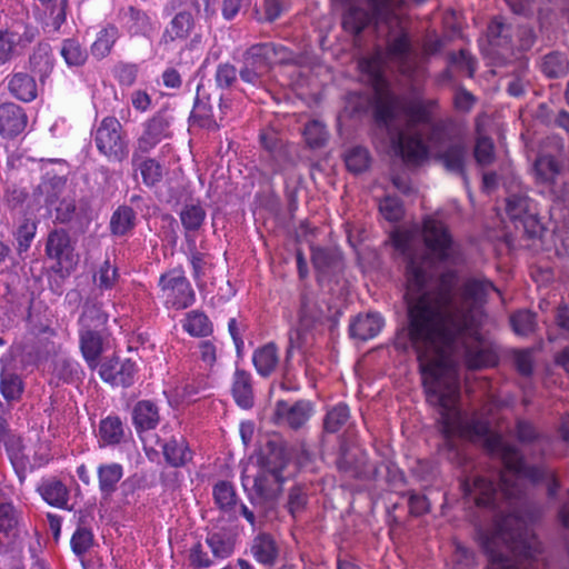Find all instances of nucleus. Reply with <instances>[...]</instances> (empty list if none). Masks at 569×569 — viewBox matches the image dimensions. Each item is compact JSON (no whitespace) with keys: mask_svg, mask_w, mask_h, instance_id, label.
<instances>
[{"mask_svg":"<svg viewBox=\"0 0 569 569\" xmlns=\"http://www.w3.org/2000/svg\"><path fill=\"white\" fill-rule=\"evenodd\" d=\"M423 240L429 254L409 257L406 274L408 286V333L413 347L436 346L448 339L449 313L458 298L455 288L458 282L456 270H446L439 276L438 292L423 291L431 278L433 263L459 264L462 253L453 241L447 226L437 219L428 218L423 222Z\"/></svg>","mask_w":569,"mask_h":569,"instance_id":"nucleus-1","label":"nucleus"},{"mask_svg":"<svg viewBox=\"0 0 569 569\" xmlns=\"http://www.w3.org/2000/svg\"><path fill=\"white\" fill-rule=\"evenodd\" d=\"M435 345L413 348L418 355L427 402L439 408L441 431L449 435L460 420V383L453 352L461 347L465 363L472 370L496 366L498 353L496 346L480 336L477 323L470 331L459 332L450 341Z\"/></svg>","mask_w":569,"mask_h":569,"instance_id":"nucleus-2","label":"nucleus"},{"mask_svg":"<svg viewBox=\"0 0 569 569\" xmlns=\"http://www.w3.org/2000/svg\"><path fill=\"white\" fill-rule=\"evenodd\" d=\"M487 447L501 459L506 470L501 471L499 476L500 491L493 481L480 476L473 479L472 487L468 481L462 483L466 495L471 496L477 506L496 509L500 496L507 499L517 497L520 493V489L516 485L518 478L528 479L535 485L546 483L548 496H556L560 485L556 472L547 465L526 463L521 451L497 435L487 439Z\"/></svg>","mask_w":569,"mask_h":569,"instance_id":"nucleus-3","label":"nucleus"},{"mask_svg":"<svg viewBox=\"0 0 569 569\" xmlns=\"http://www.w3.org/2000/svg\"><path fill=\"white\" fill-rule=\"evenodd\" d=\"M481 547L489 556L487 569H540L545 567L539 556L541 543L528 532L525 521L515 512L500 515L495 530L482 533ZM569 569V545L567 546Z\"/></svg>","mask_w":569,"mask_h":569,"instance_id":"nucleus-4","label":"nucleus"},{"mask_svg":"<svg viewBox=\"0 0 569 569\" xmlns=\"http://www.w3.org/2000/svg\"><path fill=\"white\" fill-rule=\"evenodd\" d=\"M437 108V99L406 100L397 94L386 92L378 94L375 99L372 117L379 129L395 132L396 128H401L399 123L401 114L407 117L408 127L415 128L419 124L431 123L433 111Z\"/></svg>","mask_w":569,"mask_h":569,"instance_id":"nucleus-5","label":"nucleus"},{"mask_svg":"<svg viewBox=\"0 0 569 569\" xmlns=\"http://www.w3.org/2000/svg\"><path fill=\"white\" fill-rule=\"evenodd\" d=\"M499 290L495 284L483 277H468L463 280L458 289V298L455 311L449 313L448 320V342L459 332L470 331L472 326L477 323V313L479 309L487 302L489 292Z\"/></svg>","mask_w":569,"mask_h":569,"instance_id":"nucleus-6","label":"nucleus"},{"mask_svg":"<svg viewBox=\"0 0 569 569\" xmlns=\"http://www.w3.org/2000/svg\"><path fill=\"white\" fill-rule=\"evenodd\" d=\"M94 144L109 162L122 163L129 157L128 134L116 117H106L97 126Z\"/></svg>","mask_w":569,"mask_h":569,"instance_id":"nucleus-7","label":"nucleus"},{"mask_svg":"<svg viewBox=\"0 0 569 569\" xmlns=\"http://www.w3.org/2000/svg\"><path fill=\"white\" fill-rule=\"evenodd\" d=\"M249 479V476H242V485L249 491V499L267 516L270 510L274 509L286 478L281 472L258 467L250 489L247 488Z\"/></svg>","mask_w":569,"mask_h":569,"instance_id":"nucleus-8","label":"nucleus"},{"mask_svg":"<svg viewBox=\"0 0 569 569\" xmlns=\"http://www.w3.org/2000/svg\"><path fill=\"white\" fill-rule=\"evenodd\" d=\"M390 24L395 22L396 28L390 29L387 40L386 50L389 59L397 63L400 72L405 76H411L416 69L413 58V47L408 30L402 26L399 17L389 18Z\"/></svg>","mask_w":569,"mask_h":569,"instance_id":"nucleus-9","label":"nucleus"},{"mask_svg":"<svg viewBox=\"0 0 569 569\" xmlns=\"http://www.w3.org/2000/svg\"><path fill=\"white\" fill-rule=\"evenodd\" d=\"M506 213L516 228L522 227L529 238H535L540 233L541 226L536 206L527 192L522 190L511 192L506 198Z\"/></svg>","mask_w":569,"mask_h":569,"instance_id":"nucleus-10","label":"nucleus"},{"mask_svg":"<svg viewBox=\"0 0 569 569\" xmlns=\"http://www.w3.org/2000/svg\"><path fill=\"white\" fill-rule=\"evenodd\" d=\"M488 53L495 66H506L515 58L512 27L502 17H495L487 28Z\"/></svg>","mask_w":569,"mask_h":569,"instance_id":"nucleus-11","label":"nucleus"},{"mask_svg":"<svg viewBox=\"0 0 569 569\" xmlns=\"http://www.w3.org/2000/svg\"><path fill=\"white\" fill-rule=\"evenodd\" d=\"M562 169V162L550 153L539 154L533 162L537 180L549 186L555 200L566 203L569 202V184L558 181Z\"/></svg>","mask_w":569,"mask_h":569,"instance_id":"nucleus-12","label":"nucleus"},{"mask_svg":"<svg viewBox=\"0 0 569 569\" xmlns=\"http://www.w3.org/2000/svg\"><path fill=\"white\" fill-rule=\"evenodd\" d=\"M159 286L166 297L167 303L176 310L186 309L194 301V291L183 271L180 269H173L161 274Z\"/></svg>","mask_w":569,"mask_h":569,"instance_id":"nucleus-13","label":"nucleus"},{"mask_svg":"<svg viewBox=\"0 0 569 569\" xmlns=\"http://www.w3.org/2000/svg\"><path fill=\"white\" fill-rule=\"evenodd\" d=\"M242 64L266 76L274 62H286L289 59L286 47L272 42L257 43L249 47L242 56Z\"/></svg>","mask_w":569,"mask_h":569,"instance_id":"nucleus-14","label":"nucleus"},{"mask_svg":"<svg viewBox=\"0 0 569 569\" xmlns=\"http://www.w3.org/2000/svg\"><path fill=\"white\" fill-rule=\"evenodd\" d=\"M435 158L446 171L461 177L465 184L469 183L467 173L468 146L461 133H457L449 144L438 150Z\"/></svg>","mask_w":569,"mask_h":569,"instance_id":"nucleus-15","label":"nucleus"},{"mask_svg":"<svg viewBox=\"0 0 569 569\" xmlns=\"http://www.w3.org/2000/svg\"><path fill=\"white\" fill-rule=\"evenodd\" d=\"M311 262L321 284L337 282V276L343 270V260L337 249L311 247Z\"/></svg>","mask_w":569,"mask_h":569,"instance_id":"nucleus-16","label":"nucleus"},{"mask_svg":"<svg viewBox=\"0 0 569 569\" xmlns=\"http://www.w3.org/2000/svg\"><path fill=\"white\" fill-rule=\"evenodd\" d=\"M313 406L309 400H298L290 405L284 400H278L273 410V421L279 426H287L298 430L310 419Z\"/></svg>","mask_w":569,"mask_h":569,"instance_id":"nucleus-17","label":"nucleus"},{"mask_svg":"<svg viewBox=\"0 0 569 569\" xmlns=\"http://www.w3.org/2000/svg\"><path fill=\"white\" fill-rule=\"evenodd\" d=\"M170 119L164 111L157 112L146 123L141 136L137 140L134 150L150 152L163 140L171 138Z\"/></svg>","mask_w":569,"mask_h":569,"instance_id":"nucleus-18","label":"nucleus"},{"mask_svg":"<svg viewBox=\"0 0 569 569\" xmlns=\"http://www.w3.org/2000/svg\"><path fill=\"white\" fill-rule=\"evenodd\" d=\"M36 38V31L28 26H17L0 30V63L10 61L21 49L29 46Z\"/></svg>","mask_w":569,"mask_h":569,"instance_id":"nucleus-19","label":"nucleus"},{"mask_svg":"<svg viewBox=\"0 0 569 569\" xmlns=\"http://www.w3.org/2000/svg\"><path fill=\"white\" fill-rule=\"evenodd\" d=\"M393 147L398 150L405 162L409 164H419L428 157V148L422 141L420 134H406L401 128H396L395 132H386Z\"/></svg>","mask_w":569,"mask_h":569,"instance_id":"nucleus-20","label":"nucleus"},{"mask_svg":"<svg viewBox=\"0 0 569 569\" xmlns=\"http://www.w3.org/2000/svg\"><path fill=\"white\" fill-rule=\"evenodd\" d=\"M336 465L346 478L366 479L369 476L368 456L358 447L342 445Z\"/></svg>","mask_w":569,"mask_h":569,"instance_id":"nucleus-21","label":"nucleus"},{"mask_svg":"<svg viewBox=\"0 0 569 569\" xmlns=\"http://www.w3.org/2000/svg\"><path fill=\"white\" fill-rule=\"evenodd\" d=\"M136 371V363L130 359L113 357L101 365L99 373L111 386L126 388L133 383Z\"/></svg>","mask_w":569,"mask_h":569,"instance_id":"nucleus-22","label":"nucleus"},{"mask_svg":"<svg viewBox=\"0 0 569 569\" xmlns=\"http://www.w3.org/2000/svg\"><path fill=\"white\" fill-rule=\"evenodd\" d=\"M46 253L54 259L60 269L69 270L73 266V247L69 233L63 229H56L48 234Z\"/></svg>","mask_w":569,"mask_h":569,"instance_id":"nucleus-23","label":"nucleus"},{"mask_svg":"<svg viewBox=\"0 0 569 569\" xmlns=\"http://www.w3.org/2000/svg\"><path fill=\"white\" fill-rule=\"evenodd\" d=\"M28 117L24 110L13 103L0 104V134L4 138L19 136L27 127Z\"/></svg>","mask_w":569,"mask_h":569,"instance_id":"nucleus-24","label":"nucleus"},{"mask_svg":"<svg viewBox=\"0 0 569 569\" xmlns=\"http://www.w3.org/2000/svg\"><path fill=\"white\" fill-rule=\"evenodd\" d=\"M288 462L284 442L279 438L268 439L258 457V467L283 473Z\"/></svg>","mask_w":569,"mask_h":569,"instance_id":"nucleus-25","label":"nucleus"},{"mask_svg":"<svg viewBox=\"0 0 569 569\" xmlns=\"http://www.w3.org/2000/svg\"><path fill=\"white\" fill-rule=\"evenodd\" d=\"M192 118L199 126L208 130H217L219 124L217 122V110L214 98L206 94L202 86L197 88V98L192 110Z\"/></svg>","mask_w":569,"mask_h":569,"instance_id":"nucleus-26","label":"nucleus"},{"mask_svg":"<svg viewBox=\"0 0 569 569\" xmlns=\"http://www.w3.org/2000/svg\"><path fill=\"white\" fill-rule=\"evenodd\" d=\"M148 152H138L133 150L131 156V166L133 177L140 172L142 182L148 187L159 183L163 177V169L160 162L153 158L144 157Z\"/></svg>","mask_w":569,"mask_h":569,"instance_id":"nucleus-27","label":"nucleus"},{"mask_svg":"<svg viewBox=\"0 0 569 569\" xmlns=\"http://www.w3.org/2000/svg\"><path fill=\"white\" fill-rule=\"evenodd\" d=\"M232 397L242 409H251L254 405V392L251 375L243 369H237L233 375Z\"/></svg>","mask_w":569,"mask_h":569,"instance_id":"nucleus-28","label":"nucleus"},{"mask_svg":"<svg viewBox=\"0 0 569 569\" xmlns=\"http://www.w3.org/2000/svg\"><path fill=\"white\" fill-rule=\"evenodd\" d=\"M383 321L377 313L357 316L349 326L351 338L366 341L375 338L381 330Z\"/></svg>","mask_w":569,"mask_h":569,"instance_id":"nucleus-29","label":"nucleus"},{"mask_svg":"<svg viewBox=\"0 0 569 569\" xmlns=\"http://www.w3.org/2000/svg\"><path fill=\"white\" fill-rule=\"evenodd\" d=\"M193 17L190 12L182 11L177 13L163 31L160 44L168 46L177 40H186L193 29Z\"/></svg>","mask_w":569,"mask_h":569,"instance_id":"nucleus-30","label":"nucleus"},{"mask_svg":"<svg viewBox=\"0 0 569 569\" xmlns=\"http://www.w3.org/2000/svg\"><path fill=\"white\" fill-rule=\"evenodd\" d=\"M279 545L276 539L266 532L259 533L252 541L251 552L260 563L272 567L279 557Z\"/></svg>","mask_w":569,"mask_h":569,"instance_id":"nucleus-31","label":"nucleus"},{"mask_svg":"<svg viewBox=\"0 0 569 569\" xmlns=\"http://www.w3.org/2000/svg\"><path fill=\"white\" fill-rule=\"evenodd\" d=\"M30 69L41 82L51 74L54 66L52 49L48 43H39L29 58Z\"/></svg>","mask_w":569,"mask_h":569,"instance_id":"nucleus-32","label":"nucleus"},{"mask_svg":"<svg viewBox=\"0 0 569 569\" xmlns=\"http://www.w3.org/2000/svg\"><path fill=\"white\" fill-rule=\"evenodd\" d=\"M8 89L14 98L24 102L34 100L38 94L34 78L26 72L13 73L8 80Z\"/></svg>","mask_w":569,"mask_h":569,"instance_id":"nucleus-33","label":"nucleus"},{"mask_svg":"<svg viewBox=\"0 0 569 569\" xmlns=\"http://www.w3.org/2000/svg\"><path fill=\"white\" fill-rule=\"evenodd\" d=\"M80 349L89 367L94 369L103 351V341L98 330H80Z\"/></svg>","mask_w":569,"mask_h":569,"instance_id":"nucleus-34","label":"nucleus"},{"mask_svg":"<svg viewBox=\"0 0 569 569\" xmlns=\"http://www.w3.org/2000/svg\"><path fill=\"white\" fill-rule=\"evenodd\" d=\"M132 419L139 432L154 429L160 420L158 407L150 400H141L133 408Z\"/></svg>","mask_w":569,"mask_h":569,"instance_id":"nucleus-35","label":"nucleus"},{"mask_svg":"<svg viewBox=\"0 0 569 569\" xmlns=\"http://www.w3.org/2000/svg\"><path fill=\"white\" fill-rule=\"evenodd\" d=\"M206 543L219 566L222 560L233 553L236 539L227 531H217L207 536Z\"/></svg>","mask_w":569,"mask_h":569,"instance_id":"nucleus-36","label":"nucleus"},{"mask_svg":"<svg viewBox=\"0 0 569 569\" xmlns=\"http://www.w3.org/2000/svg\"><path fill=\"white\" fill-rule=\"evenodd\" d=\"M252 361L257 372L262 377H269L279 365L278 347L269 342L253 352Z\"/></svg>","mask_w":569,"mask_h":569,"instance_id":"nucleus-37","label":"nucleus"},{"mask_svg":"<svg viewBox=\"0 0 569 569\" xmlns=\"http://www.w3.org/2000/svg\"><path fill=\"white\" fill-rule=\"evenodd\" d=\"M539 68L549 79L562 78L569 72V58L565 52L551 51L541 58Z\"/></svg>","mask_w":569,"mask_h":569,"instance_id":"nucleus-38","label":"nucleus"},{"mask_svg":"<svg viewBox=\"0 0 569 569\" xmlns=\"http://www.w3.org/2000/svg\"><path fill=\"white\" fill-rule=\"evenodd\" d=\"M162 451L167 463L174 468L184 466L192 458L188 443L183 438H171L162 446Z\"/></svg>","mask_w":569,"mask_h":569,"instance_id":"nucleus-39","label":"nucleus"},{"mask_svg":"<svg viewBox=\"0 0 569 569\" xmlns=\"http://www.w3.org/2000/svg\"><path fill=\"white\" fill-rule=\"evenodd\" d=\"M123 469L119 463L101 465L98 468L99 489L104 498L111 497L122 478Z\"/></svg>","mask_w":569,"mask_h":569,"instance_id":"nucleus-40","label":"nucleus"},{"mask_svg":"<svg viewBox=\"0 0 569 569\" xmlns=\"http://www.w3.org/2000/svg\"><path fill=\"white\" fill-rule=\"evenodd\" d=\"M68 0L43 4L42 23L48 32H57L67 19Z\"/></svg>","mask_w":569,"mask_h":569,"instance_id":"nucleus-41","label":"nucleus"},{"mask_svg":"<svg viewBox=\"0 0 569 569\" xmlns=\"http://www.w3.org/2000/svg\"><path fill=\"white\" fill-rule=\"evenodd\" d=\"M41 497L51 506L57 508H66L69 500L68 488L57 479L43 482L39 487Z\"/></svg>","mask_w":569,"mask_h":569,"instance_id":"nucleus-42","label":"nucleus"},{"mask_svg":"<svg viewBox=\"0 0 569 569\" xmlns=\"http://www.w3.org/2000/svg\"><path fill=\"white\" fill-rule=\"evenodd\" d=\"M119 38V30L114 24H108L99 33L91 46V54L97 59L108 57Z\"/></svg>","mask_w":569,"mask_h":569,"instance_id":"nucleus-43","label":"nucleus"},{"mask_svg":"<svg viewBox=\"0 0 569 569\" xmlns=\"http://www.w3.org/2000/svg\"><path fill=\"white\" fill-rule=\"evenodd\" d=\"M478 136L475 141L473 157L478 166L485 168L491 166L496 161V148L490 137L480 133L477 127Z\"/></svg>","mask_w":569,"mask_h":569,"instance_id":"nucleus-44","label":"nucleus"},{"mask_svg":"<svg viewBox=\"0 0 569 569\" xmlns=\"http://www.w3.org/2000/svg\"><path fill=\"white\" fill-rule=\"evenodd\" d=\"M213 499L216 505L224 512H230L237 507V493L231 482L221 480L213 486Z\"/></svg>","mask_w":569,"mask_h":569,"instance_id":"nucleus-45","label":"nucleus"},{"mask_svg":"<svg viewBox=\"0 0 569 569\" xmlns=\"http://www.w3.org/2000/svg\"><path fill=\"white\" fill-rule=\"evenodd\" d=\"M136 213L131 207L120 206L111 216L110 230L114 236H124L134 227Z\"/></svg>","mask_w":569,"mask_h":569,"instance_id":"nucleus-46","label":"nucleus"},{"mask_svg":"<svg viewBox=\"0 0 569 569\" xmlns=\"http://www.w3.org/2000/svg\"><path fill=\"white\" fill-rule=\"evenodd\" d=\"M515 436L525 446L548 441V437L541 432L531 421L519 419L516 422Z\"/></svg>","mask_w":569,"mask_h":569,"instance_id":"nucleus-47","label":"nucleus"},{"mask_svg":"<svg viewBox=\"0 0 569 569\" xmlns=\"http://www.w3.org/2000/svg\"><path fill=\"white\" fill-rule=\"evenodd\" d=\"M108 316L98 303L86 302L80 317L81 330H98L107 323Z\"/></svg>","mask_w":569,"mask_h":569,"instance_id":"nucleus-48","label":"nucleus"},{"mask_svg":"<svg viewBox=\"0 0 569 569\" xmlns=\"http://www.w3.org/2000/svg\"><path fill=\"white\" fill-rule=\"evenodd\" d=\"M350 419V410L347 405L339 403L329 409L323 419V429L326 432H338Z\"/></svg>","mask_w":569,"mask_h":569,"instance_id":"nucleus-49","label":"nucleus"},{"mask_svg":"<svg viewBox=\"0 0 569 569\" xmlns=\"http://www.w3.org/2000/svg\"><path fill=\"white\" fill-rule=\"evenodd\" d=\"M183 328L191 336L206 337L212 332V325L203 312L191 311L187 315Z\"/></svg>","mask_w":569,"mask_h":569,"instance_id":"nucleus-50","label":"nucleus"},{"mask_svg":"<svg viewBox=\"0 0 569 569\" xmlns=\"http://www.w3.org/2000/svg\"><path fill=\"white\" fill-rule=\"evenodd\" d=\"M0 377V391L3 398L8 401L19 399L23 391L21 378L17 373L6 369L1 371Z\"/></svg>","mask_w":569,"mask_h":569,"instance_id":"nucleus-51","label":"nucleus"},{"mask_svg":"<svg viewBox=\"0 0 569 569\" xmlns=\"http://www.w3.org/2000/svg\"><path fill=\"white\" fill-rule=\"evenodd\" d=\"M206 219V210L200 204H186L180 211V220L187 231H198Z\"/></svg>","mask_w":569,"mask_h":569,"instance_id":"nucleus-52","label":"nucleus"},{"mask_svg":"<svg viewBox=\"0 0 569 569\" xmlns=\"http://www.w3.org/2000/svg\"><path fill=\"white\" fill-rule=\"evenodd\" d=\"M53 373L59 380L73 383L81 379L82 371L78 362L60 358L54 362Z\"/></svg>","mask_w":569,"mask_h":569,"instance_id":"nucleus-53","label":"nucleus"},{"mask_svg":"<svg viewBox=\"0 0 569 569\" xmlns=\"http://www.w3.org/2000/svg\"><path fill=\"white\" fill-rule=\"evenodd\" d=\"M61 56L66 63L71 67L82 66L88 57L86 49L74 39L63 40Z\"/></svg>","mask_w":569,"mask_h":569,"instance_id":"nucleus-54","label":"nucleus"},{"mask_svg":"<svg viewBox=\"0 0 569 569\" xmlns=\"http://www.w3.org/2000/svg\"><path fill=\"white\" fill-rule=\"evenodd\" d=\"M308 503V490L305 485H295L288 491L286 508L295 518L301 513Z\"/></svg>","mask_w":569,"mask_h":569,"instance_id":"nucleus-55","label":"nucleus"},{"mask_svg":"<svg viewBox=\"0 0 569 569\" xmlns=\"http://www.w3.org/2000/svg\"><path fill=\"white\" fill-rule=\"evenodd\" d=\"M189 565L193 569H204L209 567L218 566L217 560L207 548V543H196L189 551Z\"/></svg>","mask_w":569,"mask_h":569,"instance_id":"nucleus-56","label":"nucleus"},{"mask_svg":"<svg viewBox=\"0 0 569 569\" xmlns=\"http://www.w3.org/2000/svg\"><path fill=\"white\" fill-rule=\"evenodd\" d=\"M345 162L349 171L353 173H361L369 168V151L362 147H355L346 153Z\"/></svg>","mask_w":569,"mask_h":569,"instance_id":"nucleus-57","label":"nucleus"},{"mask_svg":"<svg viewBox=\"0 0 569 569\" xmlns=\"http://www.w3.org/2000/svg\"><path fill=\"white\" fill-rule=\"evenodd\" d=\"M101 439L108 445L119 443L123 437L122 422L118 417H108L100 422Z\"/></svg>","mask_w":569,"mask_h":569,"instance_id":"nucleus-58","label":"nucleus"},{"mask_svg":"<svg viewBox=\"0 0 569 569\" xmlns=\"http://www.w3.org/2000/svg\"><path fill=\"white\" fill-rule=\"evenodd\" d=\"M322 311L307 297L301 299L299 323L302 328L312 329L321 322Z\"/></svg>","mask_w":569,"mask_h":569,"instance_id":"nucleus-59","label":"nucleus"},{"mask_svg":"<svg viewBox=\"0 0 569 569\" xmlns=\"http://www.w3.org/2000/svg\"><path fill=\"white\" fill-rule=\"evenodd\" d=\"M303 136L307 144L312 149L323 147L328 140L325 124L316 120L306 124Z\"/></svg>","mask_w":569,"mask_h":569,"instance_id":"nucleus-60","label":"nucleus"},{"mask_svg":"<svg viewBox=\"0 0 569 569\" xmlns=\"http://www.w3.org/2000/svg\"><path fill=\"white\" fill-rule=\"evenodd\" d=\"M513 331L520 336H528L536 329V315L529 310H521L510 318Z\"/></svg>","mask_w":569,"mask_h":569,"instance_id":"nucleus-61","label":"nucleus"},{"mask_svg":"<svg viewBox=\"0 0 569 569\" xmlns=\"http://www.w3.org/2000/svg\"><path fill=\"white\" fill-rule=\"evenodd\" d=\"M71 549L77 556L84 555L93 545V535L90 529L79 525L71 537Z\"/></svg>","mask_w":569,"mask_h":569,"instance_id":"nucleus-62","label":"nucleus"},{"mask_svg":"<svg viewBox=\"0 0 569 569\" xmlns=\"http://www.w3.org/2000/svg\"><path fill=\"white\" fill-rule=\"evenodd\" d=\"M379 210L383 218L390 222H397L403 216L402 202L396 197H385L379 203Z\"/></svg>","mask_w":569,"mask_h":569,"instance_id":"nucleus-63","label":"nucleus"},{"mask_svg":"<svg viewBox=\"0 0 569 569\" xmlns=\"http://www.w3.org/2000/svg\"><path fill=\"white\" fill-rule=\"evenodd\" d=\"M19 516L10 502L0 503V532L9 536L18 526Z\"/></svg>","mask_w":569,"mask_h":569,"instance_id":"nucleus-64","label":"nucleus"}]
</instances>
